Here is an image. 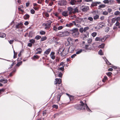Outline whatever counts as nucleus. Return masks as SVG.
<instances>
[{
	"mask_svg": "<svg viewBox=\"0 0 120 120\" xmlns=\"http://www.w3.org/2000/svg\"><path fill=\"white\" fill-rule=\"evenodd\" d=\"M70 4L71 5H75L77 4V1L75 0H71Z\"/></svg>",
	"mask_w": 120,
	"mask_h": 120,
	"instance_id": "obj_23",
	"label": "nucleus"
},
{
	"mask_svg": "<svg viewBox=\"0 0 120 120\" xmlns=\"http://www.w3.org/2000/svg\"><path fill=\"white\" fill-rule=\"evenodd\" d=\"M62 74L61 72H60L58 75V76L60 78H61L62 76Z\"/></svg>",
	"mask_w": 120,
	"mask_h": 120,
	"instance_id": "obj_51",
	"label": "nucleus"
},
{
	"mask_svg": "<svg viewBox=\"0 0 120 120\" xmlns=\"http://www.w3.org/2000/svg\"><path fill=\"white\" fill-rule=\"evenodd\" d=\"M76 56V54H74L73 55L71 56V57L72 58H74Z\"/></svg>",
	"mask_w": 120,
	"mask_h": 120,
	"instance_id": "obj_58",
	"label": "nucleus"
},
{
	"mask_svg": "<svg viewBox=\"0 0 120 120\" xmlns=\"http://www.w3.org/2000/svg\"><path fill=\"white\" fill-rule=\"evenodd\" d=\"M102 14L103 15H107L108 14V13L106 11H105L103 12Z\"/></svg>",
	"mask_w": 120,
	"mask_h": 120,
	"instance_id": "obj_63",
	"label": "nucleus"
},
{
	"mask_svg": "<svg viewBox=\"0 0 120 120\" xmlns=\"http://www.w3.org/2000/svg\"><path fill=\"white\" fill-rule=\"evenodd\" d=\"M58 71H63L64 70V67H59L57 69Z\"/></svg>",
	"mask_w": 120,
	"mask_h": 120,
	"instance_id": "obj_35",
	"label": "nucleus"
},
{
	"mask_svg": "<svg viewBox=\"0 0 120 120\" xmlns=\"http://www.w3.org/2000/svg\"><path fill=\"white\" fill-rule=\"evenodd\" d=\"M53 30H55L56 31H57L58 30V28H57V27L56 26H54L53 27Z\"/></svg>",
	"mask_w": 120,
	"mask_h": 120,
	"instance_id": "obj_56",
	"label": "nucleus"
},
{
	"mask_svg": "<svg viewBox=\"0 0 120 120\" xmlns=\"http://www.w3.org/2000/svg\"><path fill=\"white\" fill-rule=\"evenodd\" d=\"M105 46V44H102L99 46V47L100 48H104Z\"/></svg>",
	"mask_w": 120,
	"mask_h": 120,
	"instance_id": "obj_43",
	"label": "nucleus"
},
{
	"mask_svg": "<svg viewBox=\"0 0 120 120\" xmlns=\"http://www.w3.org/2000/svg\"><path fill=\"white\" fill-rule=\"evenodd\" d=\"M88 20L90 21H93V19L91 17H89L88 18Z\"/></svg>",
	"mask_w": 120,
	"mask_h": 120,
	"instance_id": "obj_52",
	"label": "nucleus"
},
{
	"mask_svg": "<svg viewBox=\"0 0 120 120\" xmlns=\"http://www.w3.org/2000/svg\"><path fill=\"white\" fill-rule=\"evenodd\" d=\"M62 15L63 16L65 17L68 15V14L67 11H64L63 12Z\"/></svg>",
	"mask_w": 120,
	"mask_h": 120,
	"instance_id": "obj_26",
	"label": "nucleus"
},
{
	"mask_svg": "<svg viewBox=\"0 0 120 120\" xmlns=\"http://www.w3.org/2000/svg\"><path fill=\"white\" fill-rule=\"evenodd\" d=\"M82 51L83 50L82 49H78L77 51L76 52V53L77 54H79L82 52Z\"/></svg>",
	"mask_w": 120,
	"mask_h": 120,
	"instance_id": "obj_27",
	"label": "nucleus"
},
{
	"mask_svg": "<svg viewBox=\"0 0 120 120\" xmlns=\"http://www.w3.org/2000/svg\"><path fill=\"white\" fill-rule=\"evenodd\" d=\"M55 53L53 52H51L50 54V56L52 59L54 60V59L55 58Z\"/></svg>",
	"mask_w": 120,
	"mask_h": 120,
	"instance_id": "obj_12",
	"label": "nucleus"
},
{
	"mask_svg": "<svg viewBox=\"0 0 120 120\" xmlns=\"http://www.w3.org/2000/svg\"><path fill=\"white\" fill-rule=\"evenodd\" d=\"M52 107L53 108H55L56 109H57L58 108V106L55 105H53Z\"/></svg>",
	"mask_w": 120,
	"mask_h": 120,
	"instance_id": "obj_62",
	"label": "nucleus"
},
{
	"mask_svg": "<svg viewBox=\"0 0 120 120\" xmlns=\"http://www.w3.org/2000/svg\"><path fill=\"white\" fill-rule=\"evenodd\" d=\"M39 57L38 55L34 56L33 57V59H38Z\"/></svg>",
	"mask_w": 120,
	"mask_h": 120,
	"instance_id": "obj_46",
	"label": "nucleus"
},
{
	"mask_svg": "<svg viewBox=\"0 0 120 120\" xmlns=\"http://www.w3.org/2000/svg\"><path fill=\"white\" fill-rule=\"evenodd\" d=\"M8 80L4 79L0 80V82H2L4 84H5L7 82Z\"/></svg>",
	"mask_w": 120,
	"mask_h": 120,
	"instance_id": "obj_22",
	"label": "nucleus"
},
{
	"mask_svg": "<svg viewBox=\"0 0 120 120\" xmlns=\"http://www.w3.org/2000/svg\"><path fill=\"white\" fill-rule=\"evenodd\" d=\"M63 36H68L69 34V33L67 31L65 30L64 31H63Z\"/></svg>",
	"mask_w": 120,
	"mask_h": 120,
	"instance_id": "obj_16",
	"label": "nucleus"
},
{
	"mask_svg": "<svg viewBox=\"0 0 120 120\" xmlns=\"http://www.w3.org/2000/svg\"><path fill=\"white\" fill-rule=\"evenodd\" d=\"M99 16L98 15H95L94 16V19L96 20L98 19Z\"/></svg>",
	"mask_w": 120,
	"mask_h": 120,
	"instance_id": "obj_36",
	"label": "nucleus"
},
{
	"mask_svg": "<svg viewBox=\"0 0 120 120\" xmlns=\"http://www.w3.org/2000/svg\"><path fill=\"white\" fill-rule=\"evenodd\" d=\"M23 24L22 23H20L16 25V28H22L23 26Z\"/></svg>",
	"mask_w": 120,
	"mask_h": 120,
	"instance_id": "obj_15",
	"label": "nucleus"
},
{
	"mask_svg": "<svg viewBox=\"0 0 120 120\" xmlns=\"http://www.w3.org/2000/svg\"><path fill=\"white\" fill-rule=\"evenodd\" d=\"M63 27L62 26H59L58 27V30H61L63 28Z\"/></svg>",
	"mask_w": 120,
	"mask_h": 120,
	"instance_id": "obj_59",
	"label": "nucleus"
},
{
	"mask_svg": "<svg viewBox=\"0 0 120 120\" xmlns=\"http://www.w3.org/2000/svg\"><path fill=\"white\" fill-rule=\"evenodd\" d=\"M65 65V64L63 62H61L60 63L59 66H62V67H64Z\"/></svg>",
	"mask_w": 120,
	"mask_h": 120,
	"instance_id": "obj_45",
	"label": "nucleus"
},
{
	"mask_svg": "<svg viewBox=\"0 0 120 120\" xmlns=\"http://www.w3.org/2000/svg\"><path fill=\"white\" fill-rule=\"evenodd\" d=\"M47 38L46 36L43 37L42 38H41L40 40L41 41H43L46 40Z\"/></svg>",
	"mask_w": 120,
	"mask_h": 120,
	"instance_id": "obj_31",
	"label": "nucleus"
},
{
	"mask_svg": "<svg viewBox=\"0 0 120 120\" xmlns=\"http://www.w3.org/2000/svg\"><path fill=\"white\" fill-rule=\"evenodd\" d=\"M83 48H85L86 49V51H85L86 52V50H88L91 49V46L90 45H87L85 43L84 41H83L80 45Z\"/></svg>",
	"mask_w": 120,
	"mask_h": 120,
	"instance_id": "obj_3",
	"label": "nucleus"
},
{
	"mask_svg": "<svg viewBox=\"0 0 120 120\" xmlns=\"http://www.w3.org/2000/svg\"><path fill=\"white\" fill-rule=\"evenodd\" d=\"M70 32L74 37H77L79 34L78 29L77 28H74L70 30Z\"/></svg>",
	"mask_w": 120,
	"mask_h": 120,
	"instance_id": "obj_4",
	"label": "nucleus"
},
{
	"mask_svg": "<svg viewBox=\"0 0 120 120\" xmlns=\"http://www.w3.org/2000/svg\"><path fill=\"white\" fill-rule=\"evenodd\" d=\"M55 84H60L61 82V80L60 79H56Z\"/></svg>",
	"mask_w": 120,
	"mask_h": 120,
	"instance_id": "obj_11",
	"label": "nucleus"
},
{
	"mask_svg": "<svg viewBox=\"0 0 120 120\" xmlns=\"http://www.w3.org/2000/svg\"><path fill=\"white\" fill-rule=\"evenodd\" d=\"M98 25L101 28H102L103 26L104 27L106 26L105 24L102 22L100 23Z\"/></svg>",
	"mask_w": 120,
	"mask_h": 120,
	"instance_id": "obj_19",
	"label": "nucleus"
},
{
	"mask_svg": "<svg viewBox=\"0 0 120 120\" xmlns=\"http://www.w3.org/2000/svg\"><path fill=\"white\" fill-rule=\"evenodd\" d=\"M105 6V4H102L100 5L99 7L100 8H104Z\"/></svg>",
	"mask_w": 120,
	"mask_h": 120,
	"instance_id": "obj_55",
	"label": "nucleus"
},
{
	"mask_svg": "<svg viewBox=\"0 0 120 120\" xmlns=\"http://www.w3.org/2000/svg\"><path fill=\"white\" fill-rule=\"evenodd\" d=\"M68 10L69 11V14H71L72 13H73V8L71 7H69L68 8Z\"/></svg>",
	"mask_w": 120,
	"mask_h": 120,
	"instance_id": "obj_18",
	"label": "nucleus"
},
{
	"mask_svg": "<svg viewBox=\"0 0 120 120\" xmlns=\"http://www.w3.org/2000/svg\"><path fill=\"white\" fill-rule=\"evenodd\" d=\"M103 2L105 4L109 3V1L108 0H105L103 1Z\"/></svg>",
	"mask_w": 120,
	"mask_h": 120,
	"instance_id": "obj_54",
	"label": "nucleus"
},
{
	"mask_svg": "<svg viewBox=\"0 0 120 120\" xmlns=\"http://www.w3.org/2000/svg\"><path fill=\"white\" fill-rule=\"evenodd\" d=\"M29 41L32 44H34L35 42V40L33 39H32L30 40Z\"/></svg>",
	"mask_w": 120,
	"mask_h": 120,
	"instance_id": "obj_38",
	"label": "nucleus"
},
{
	"mask_svg": "<svg viewBox=\"0 0 120 120\" xmlns=\"http://www.w3.org/2000/svg\"><path fill=\"white\" fill-rule=\"evenodd\" d=\"M95 40L96 41H103V40L104 41V38H101L99 37H96L95 38Z\"/></svg>",
	"mask_w": 120,
	"mask_h": 120,
	"instance_id": "obj_20",
	"label": "nucleus"
},
{
	"mask_svg": "<svg viewBox=\"0 0 120 120\" xmlns=\"http://www.w3.org/2000/svg\"><path fill=\"white\" fill-rule=\"evenodd\" d=\"M66 1L65 0H61L59 1L58 3V4L60 6L66 5Z\"/></svg>",
	"mask_w": 120,
	"mask_h": 120,
	"instance_id": "obj_8",
	"label": "nucleus"
},
{
	"mask_svg": "<svg viewBox=\"0 0 120 120\" xmlns=\"http://www.w3.org/2000/svg\"><path fill=\"white\" fill-rule=\"evenodd\" d=\"M78 10L77 7L76 8L74 9H73V13H75L76 12H78Z\"/></svg>",
	"mask_w": 120,
	"mask_h": 120,
	"instance_id": "obj_30",
	"label": "nucleus"
},
{
	"mask_svg": "<svg viewBox=\"0 0 120 120\" xmlns=\"http://www.w3.org/2000/svg\"><path fill=\"white\" fill-rule=\"evenodd\" d=\"M89 33L86 32V34H84L82 35V38L83 40H86L87 38L89 37Z\"/></svg>",
	"mask_w": 120,
	"mask_h": 120,
	"instance_id": "obj_9",
	"label": "nucleus"
},
{
	"mask_svg": "<svg viewBox=\"0 0 120 120\" xmlns=\"http://www.w3.org/2000/svg\"><path fill=\"white\" fill-rule=\"evenodd\" d=\"M14 40L15 41H17V42H19L20 41H19V40L17 38L15 37L14 38Z\"/></svg>",
	"mask_w": 120,
	"mask_h": 120,
	"instance_id": "obj_61",
	"label": "nucleus"
},
{
	"mask_svg": "<svg viewBox=\"0 0 120 120\" xmlns=\"http://www.w3.org/2000/svg\"><path fill=\"white\" fill-rule=\"evenodd\" d=\"M41 38V37L38 35H37L35 37V39L37 40H38Z\"/></svg>",
	"mask_w": 120,
	"mask_h": 120,
	"instance_id": "obj_42",
	"label": "nucleus"
},
{
	"mask_svg": "<svg viewBox=\"0 0 120 120\" xmlns=\"http://www.w3.org/2000/svg\"><path fill=\"white\" fill-rule=\"evenodd\" d=\"M99 54L100 55H103V53L102 52V50L101 49H100L99 52H98Z\"/></svg>",
	"mask_w": 120,
	"mask_h": 120,
	"instance_id": "obj_44",
	"label": "nucleus"
},
{
	"mask_svg": "<svg viewBox=\"0 0 120 120\" xmlns=\"http://www.w3.org/2000/svg\"><path fill=\"white\" fill-rule=\"evenodd\" d=\"M51 23L52 21L49 20L47 21L46 23H43V25L45 26V29H47L49 28L50 27Z\"/></svg>",
	"mask_w": 120,
	"mask_h": 120,
	"instance_id": "obj_5",
	"label": "nucleus"
},
{
	"mask_svg": "<svg viewBox=\"0 0 120 120\" xmlns=\"http://www.w3.org/2000/svg\"><path fill=\"white\" fill-rule=\"evenodd\" d=\"M60 52L61 55L62 56H64L67 54L69 52L68 47L67 46L61 47L59 50L58 53Z\"/></svg>",
	"mask_w": 120,
	"mask_h": 120,
	"instance_id": "obj_2",
	"label": "nucleus"
},
{
	"mask_svg": "<svg viewBox=\"0 0 120 120\" xmlns=\"http://www.w3.org/2000/svg\"><path fill=\"white\" fill-rule=\"evenodd\" d=\"M110 28L109 27H106L105 29V31L106 32H108Z\"/></svg>",
	"mask_w": 120,
	"mask_h": 120,
	"instance_id": "obj_41",
	"label": "nucleus"
},
{
	"mask_svg": "<svg viewBox=\"0 0 120 120\" xmlns=\"http://www.w3.org/2000/svg\"><path fill=\"white\" fill-rule=\"evenodd\" d=\"M120 13V12L119 11H116L114 13L115 15H118Z\"/></svg>",
	"mask_w": 120,
	"mask_h": 120,
	"instance_id": "obj_49",
	"label": "nucleus"
},
{
	"mask_svg": "<svg viewBox=\"0 0 120 120\" xmlns=\"http://www.w3.org/2000/svg\"><path fill=\"white\" fill-rule=\"evenodd\" d=\"M72 25L73 23H71L66 24V26L68 27H70L72 26Z\"/></svg>",
	"mask_w": 120,
	"mask_h": 120,
	"instance_id": "obj_33",
	"label": "nucleus"
},
{
	"mask_svg": "<svg viewBox=\"0 0 120 120\" xmlns=\"http://www.w3.org/2000/svg\"><path fill=\"white\" fill-rule=\"evenodd\" d=\"M37 52H36V54H41L42 52V49L41 48H37L36 49Z\"/></svg>",
	"mask_w": 120,
	"mask_h": 120,
	"instance_id": "obj_17",
	"label": "nucleus"
},
{
	"mask_svg": "<svg viewBox=\"0 0 120 120\" xmlns=\"http://www.w3.org/2000/svg\"><path fill=\"white\" fill-rule=\"evenodd\" d=\"M106 75H107L109 76H111L112 74V73L111 72H108L106 73Z\"/></svg>",
	"mask_w": 120,
	"mask_h": 120,
	"instance_id": "obj_57",
	"label": "nucleus"
},
{
	"mask_svg": "<svg viewBox=\"0 0 120 120\" xmlns=\"http://www.w3.org/2000/svg\"><path fill=\"white\" fill-rule=\"evenodd\" d=\"M76 46L75 45H71L69 48H68V52L70 53L73 52L75 49Z\"/></svg>",
	"mask_w": 120,
	"mask_h": 120,
	"instance_id": "obj_6",
	"label": "nucleus"
},
{
	"mask_svg": "<svg viewBox=\"0 0 120 120\" xmlns=\"http://www.w3.org/2000/svg\"><path fill=\"white\" fill-rule=\"evenodd\" d=\"M92 39L91 38H89L87 41L88 44L87 45H90L91 46V49H92L93 47V45L91 43L92 41Z\"/></svg>",
	"mask_w": 120,
	"mask_h": 120,
	"instance_id": "obj_13",
	"label": "nucleus"
},
{
	"mask_svg": "<svg viewBox=\"0 0 120 120\" xmlns=\"http://www.w3.org/2000/svg\"><path fill=\"white\" fill-rule=\"evenodd\" d=\"M62 94L61 93H60V94H59L58 95L57 98H58V101L60 100V97Z\"/></svg>",
	"mask_w": 120,
	"mask_h": 120,
	"instance_id": "obj_47",
	"label": "nucleus"
},
{
	"mask_svg": "<svg viewBox=\"0 0 120 120\" xmlns=\"http://www.w3.org/2000/svg\"><path fill=\"white\" fill-rule=\"evenodd\" d=\"M35 11L33 9H31L30 10L31 13L32 14H34L35 13Z\"/></svg>",
	"mask_w": 120,
	"mask_h": 120,
	"instance_id": "obj_64",
	"label": "nucleus"
},
{
	"mask_svg": "<svg viewBox=\"0 0 120 120\" xmlns=\"http://www.w3.org/2000/svg\"><path fill=\"white\" fill-rule=\"evenodd\" d=\"M6 35L4 33L0 32V37L4 38L6 37Z\"/></svg>",
	"mask_w": 120,
	"mask_h": 120,
	"instance_id": "obj_28",
	"label": "nucleus"
},
{
	"mask_svg": "<svg viewBox=\"0 0 120 120\" xmlns=\"http://www.w3.org/2000/svg\"><path fill=\"white\" fill-rule=\"evenodd\" d=\"M103 59L105 60V61L106 63L108 65H111V64L110 63L109 61L107 60V59L105 57H102Z\"/></svg>",
	"mask_w": 120,
	"mask_h": 120,
	"instance_id": "obj_25",
	"label": "nucleus"
},
{
	"mask_svg": "<svg viewBox=\"0 0 120 120\" xmlns=\"http://www.w3.org/2000/svg\"><path fill=\"white\" fill-rule=\"evenodd\" d=\"M22 61H20L19 62H18L16 64V66H17L19 67L20 65L22 64Z\"/></svg>",
	"mask_w": 120,
	"mask_h": 120,
	"instance_id": "obj_39",
	"label": "nucleus"
},
{
	"mask_svg": "<svg viewBox=\"0 0 120 120\" xmlns=\"http://www.w3.org/2000/svg\"><path fill=\"white\" fill-rule=\"evenodd\" d=\"M14 41V40H8V41L10 44H12Z\"/></svg>",
	"mask_w": 120,
	"mask_h": 120,
	"instance_id": "obj_53",
	"label": "nucleus"
},
{
	"mask_svg": "<svg viewBox=\"0 0 120 120\" xmlns=\"http://www.w3.org/2000/svg\"><path fill=\"white\" fill-rule=\"evenodd\" d=\"M100 2H92V4H91V6L92 7H94L95 6H97V5L98 4H100Z\"/></svg>",
	"mask_w": 120,
	"mask_h": 120,
	"instance_id": "obj_21",
	"label": "nucleus"
},
{
	"mask_svg": "<svg viewBox=\"0 0 120 120\" xmlns=\"http://www.w3.org/2000/svg\"><path fill=\"white\" fill-rule=\"evenodd\" d=\"M107 76H105L104 78L103 79L102 81V82H105V81L106 80H107Z\"/></svg>",
	"mask_w": 120,
	"mask_h": 120,
	"instance_id": "obj_37",
	"label": "nucleus"
},
{
	"mask_svg": "<svg viewBox=\"0 0 120 120\" xmlns=\"http://www.w3.org/2000/svg\"><path fill=\"white\" fill-rule=\"evenodd\" d=\"M80 103L81 104L77 105L75 106V109L79 110L86 109L89 112H91L86 103L85 104L82 101H80Z\"/></svg>",
	"mask_w": 120,
	"mask_h": 120,
	"instance_id": "obj_1",
	"label": "nucleus"
},
{
	"mask_svg": "<svg viewBox=\"0 0 120 120\" xmlns=\"http://www.w3.org/2000/svg\"><path fill=\"white\" fill-rule=\"evenodd\" d=\"M89 29V28L88 26H87L84 27L83 28L82 27L80 28L79 29V31L80 32L82 33L83 32H87L86 31L88 30Z\"/></svg>",
	"mask_w": 120,
	"mask_h": 120,
	"instance_id": "obj_7",
	"label": "nucleus"
},
{
	"mask_svg": "<svg viewBox=\"0 0 120 120\" xmlns=\"http://www.w3.org/2000/svg\"><path fill=\"white\" fill-rule=\"evenodd\" d=\"M119 21H117L116 22V23L115 25L116 26H119L120 24V23L119 22Z\"/></svg>",
	"mask_w": 120,
	"mask_h": 120,
	"instance_id": "obj_60",
	"label": "nucleus"
},
{
	"mask_svg": "<svg viewBox=\"0 0 120 120\" xmlns=\"http://www.w3.org/2000/svg\"><path fill=\"white\" fill-rule=\"evenodd\" d=\"M30 16L29 15L27 14H26V15H25L24 16V18L25 19H28L29 17Z\"/></svg>",
	"mask_w": 120,
	"mask_h": 120,
	"instance_id": "obj_29",
	"label": "nucleus"
},
{
	"mask_svg": "<svg viewBox=\"0 0 120 120\" xmlns=\"http://www.w3.org/2000/svg\"><path fill=\"white\" fill-rule=\"evenodd\" d=\"M120 19V17H119L116 18H113L112 19V23H114L116 21H119Z\"/></svg>",
	"mask_w": 120,
	"mask_h": 120,
	"instance_id": "obj_14",
	"label": "nucleus"
},
{
	"mask_svg": "<svg viewBox=\"0 0 120 120\" xmlns=\"http://www.w3.org/2000/svg\"><path fill=\"white\" fill-rule=\"evenodd\" d=\"M89 9L88 7L85 6L84 7L82 8V11H83L85 12H86L87 10H88Z\"/></svg>",
	"mask_w": 120,
	"mask_h": 120,
	"instance_id": "obj_24",
	"label": "nucleus"
},
{
	"mask_svg": "<svg viewBox=\"0 0 120 120\" xmlns=\"http://www.w3.org/2000/svg\"><path fill=\"white\" fill-rule=\"evenodd\" d=\"M97 35V33L95 32H93L91 34V35L93 37H95Z\"/></svg>",
	"mask_w": 120,
	"mask_h": 120,
	"instance_id": "obj_34",
	"label": "nucleus"
},
{
	"mask_svg": "<svg viewBox=\"0 0 120 120\" xmlns=\"http://www.w3.org/2000/svg\"><path fill=\"white\" fill-rule=\"evenodd\" d=\"M58 35L60 37H63V31L59 32L58 33Z\"/></svg>",
	"mask_w": 120,
	"mask_h": 120,
	"instance_id": "obj_40",
	"label": "nucleus"
},
{
	"mask_svg": "<svg viewBox=\"0 0 120 120\" xmlns=\"http://www.w3.org/2000/svg\"><path fill=\"white\" fill-rule=\"evenodd\" d=\"M40 33L41 35H43L45 34V31L41 30L40 32Z\"/></svg>",
	"mask_w": 120,
	"mask_h": 120,
	"instance_id": "obj_48",
	"label": "nucleus"
},
{
	"mask_svg": "<svg viewBox=\"0 0 120 120\" xmlns=\"http://www.w3.org/2000/svg\"><path fill=\"white\" fill-rule=\"evenodd\" d=\"M70 43L69 42L66 41L65 42V45L66 46H67L69 45Z\"/></svg>",
	"mask_w": 120,
	"mask_h": 120,
	"instance_id": "obj_50",
	"label": "nucleus"
},
{
	"mask_svg": "<svg viewBox=\"0 0 120 120\" xmlns=\"http://www.w3.org/2000/svg\"><path fill=\"white\" fill-rule=\"evenodd\" d=\"M51 49L50 48H49L46 50L44 52V55L46 56H47V55L49 54L50 52L51 51Z\"/></svg>",
	"mask_w": 120,
	"mask_h": 120,
	"instance_id": "obj_10",
	"label": "nucleus"
},
{
	"mask_svg": "<svg viewBox=\"0 0 120 120\" xmlns=\"http://www.w3.org/2000/svg\"><path fill=\"white\" fill-rule=\"evenodd\" d=\"M72 39L71 38H68L67 41L68 42H69L70 44L72 42Z\"/></svg>",
	"mask_w": 120,
	"mask_h": 120,
	"instance_id": "obj_32",
	"label": "nucleus"
}]
</instances>
